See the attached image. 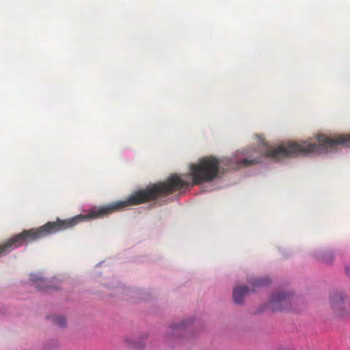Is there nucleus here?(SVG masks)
Masks as SVG:
<instances>
[{"label": "nucleus", "mask_w": 350, "mask_h": 350, "mask_svg": "<svg viewBox=\"0 0 350 350\" xmlns=\"http://www.w3.org/2000/svg\"><path fill=\"white\" fill-rule=\"evenodd\" d=\"M271 282V280L268 278H256L251 282L253 288H257L259 286H265L268 285Z\"/></svg>", "instance_id": "nucleus-8"}, {"label": "nucleus", "mask_w": 350, "mask_h": 350, "mask_svg": "<svg viewBox=\"0 0 350 350\" xmlns=\"http://www.w3.org/2000/svg\"><path fill=\"white\" fill-rule=\"evenodd\" d=\"M53 321L56 325L60 327H64L66 325V320L62 316L57 315L53 317Z\"/></svg>", "instance_id": "nucleus-9"}, {"label": "nucleus", "mask_w": 350, "mask_h": 350, "mask_svg": "<svg viewBox=\"0 0 350 350\" xmlns=\"http://www.w3.org/2000/svg\"><path fill=\"white\" fill-rule=\"evenodd\" d=\"M346 273L350 277V267H345Z\"/></svg>", "instance_id": "nucleus-11"}, {"label": "nucleus", "mask_w": 350, "mask_h": 350, "mask_svg": "<svg viewBox=\"0 0 350 350\" xmlns=\"http://www.w3.org/2000/svg\"><path fill=\"white\" fill-rule=\"evenodd\" d=\"M270 307L274 311L282 310L289 304V295L284 293H275L272 295L270 301Z\"/></svg>", "instance_id": "nucleus-3"}, {"label": "nucleus", "mask_w": 350, "mask_h": 350, "mask_svg": "<svg viewBox=\"0 0 350 350\" xmlns=\"http://www.w3.org/2000/svg\"><path fill=\"white\" fill-rule=\"evenodd\" d=\"M249 293L247 286H236L233 291V299L237 304H242L244 301V297Z\"/></svg>", "instance_id": "nucleus-4"}, {"label": "nucleus", "mask_w": 350, "mask_h": 350, "mask_svg": "<svg viewBox=\"0 0 350 350\" xmlns=\"http://www.w3.org/2000/svg\"><path fill=\"white\" fill-rule=\"evenodd\" d=\"M31 280L37 282L36 287L40 291H46L49 288H52V286L49 284V282L43 280L42 278H36L32 276Z\"/></svg>", "instance_id": "nucleus-6"}, {"label": "nucleus", "mask_w": 350, "mask_h": 350, "mask_svg": "<svg viewBox=\"0 0 350 350\" xmlns=\"http://www.w3.org/2000/svg\"><path fill=\"white\" fill-rule=\"evenodd\" d=\"M184 187H187V181L177 174H172L165 181L159 182L133 193L125 200L116 201L98 208H93L88 214H79L66 219L58 218L56 221H49L39 228L24 230L0 243V257L24 244L71 228L82 221L103 217L128 206L155 200L179 191Z\"/></svg>", "instance_id": "nucleus-1"}, {"label": "nucleus", "mask_w": 350, "mask_h": 350, "mask_svg": "<svg viewBox=\"0 0 350 350\" xmlns=\"http://www.w3.org/2000/svg\"><path fill=\"white\" fill-rule=\"evenodd\" d=\"M330 304L339 315L343 316L350 314V301L342 291H336L332 293Z\"/></svg>", "instance_id": "nucleus-2"}, {"label": "nucleus", "mask_w": 350, "mask_h": 350, "mask_svg": "<svg viewBox=\"0 0 350 350\" xmlns=\"http://www.w3.org/2000/svg\"><path fill=\"white\" fill-rule=\"evenodd\" d=\"M188 324V321H185L183 320L180 323L178 324H173L171 325L168 327L167 333L170 334H172L173 336L177 335L178 336L180 334L184 332L185 328Z\"/></svg>", "instance_id": "nucleus-5"}, {"label": "nucleus", "mask_w": 350, "mask_h": 350, "mask_svg": "<svg viewBox=\"0 0 350 350\" xmlns=\"http://www.w3.org/2000/svg\"><path fill=\"white\" fill-rule=\"evenodd\" d=\"M327 255L329 256V258H327L326 257H323V260L325 262H327V263L330 262L333 258V257L331 254H329Z\"/></svg>", "instance_id": "nucleus-10"}, {"label": "nucleus", "mask_w": 350, "mask_h": 350, "mask_svg": "<svg viewBox=\"0 0 350 350\" xmlns=\"http://www.w3.org/2000/svg\"><path fill=\"white\" fill-rule=\"evenodd\" d=\"M259 162H260L259 159H257L245 158V159H243L237 162L236 168L253 165Z\"/></svg>", "instance_id": "nucleus-7"}]
</instances>
